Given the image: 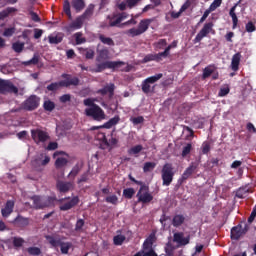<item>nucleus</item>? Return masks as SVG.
<instances>
[{"label":"nucleus","instance_id":"f257e3e1","mask_svg":"<svg viewBox=\"0 0 256 256\" xmlns=\"http://www.w3.org/2000/svg\"><path fill=\"white\" fill-rule=\"evenodd\" d=\"M96 101L97 99L95 98L84 99L83 103L87 107L84 113L86 117H91L94 121H103L105 119V111L99 105L95 104Z\"/></svg>","mask_w":256,"mask_h":256},{"label":"nucleus","instance_id":"f03ea898","mask_svg":"<svg viewBox=\"0 0 256 256\" xmlns=\"http://www.w3.org/2000/svg\"><path fill=\"white\" fill-rule=\"evenodd\" d=\"M105 69H118L119 71H129V68L126 66L125 62L122 61H106L100 64H97L96 69H89L92 73H101Z\"/></svg>","mask_w":256,"mask_h":256},{"label":"nucleus","instance_id":"7ed1b4c3","mask_svg":"<svg viewBox=\"0 0 256 256\" xmlns=\"http://www.w3.org/2000/svg\"><path fill=\"white\" fill-rule=\"evenodd\" d=\"M174 177H175V169L173 168V164L165 163L162 166V170H161L162 185L164 187H169V185L173 183Z\"/></svg>","mask_w":256,"mask_h":256},{"label":"nucleus","instance_id":"20e7f679","mask_svg":"<svg viewBox=\"0 0 256 256\" xmlns=\"http://www.w3.org/2000/svg\"><path fill=\"white\" fill-rule=\"evenodd\" d=\"M151 23H153V19H143L140 21L138 28H131L126 34L128 37H139V35H143L149 29Z\"/></svg>","mask_w":256,"mask_h":256},{"label":"nucleus","instance_id":"39448f33","mask_svg":"<svg viewBox=\"0 0 256 256\" xmlns=\"http://www.w3.org/2000/svg\"><path fill=\"white\" fill-rule=\"evenodd\" d=\"M93 15V7H89L82 16L76 18L72 23H70L66 29L69 32L77 31V29H81L83 27V22L85 21L86 17Z\"/></svg>","mask_w":256,"mask_h":256},{"label":"nucleus","instance_id":"423d86ee","mask_svg":"<svg viewBox=\"0 0 256 256\" xmlns=\"http://www.w3.org/2000/svg\"><path fill=\"white\" fill-rule=\"evenodd\" d=\"M31 199L33 201L35 209H44V207H51V205L55 203V198L53 197L33 196Z\"/></svg>","mask_w":256,"mask_h":256},{"label":"nucleus","instance_id":"0eeeda50","mask_svg":"<svg viewBox=\"0 0 256 256\" xmlns=\"http://www.w3.org/2000/svg\"><path fill=\"white\" fill-rule=\"evenodd\" d=\"M136 197L138 199V202L143 203L144 205H146L147 203H151V201H153V194L149 192V186L147 185H142L140 187Z\"/></svg>","mask_w":256,"mask_h":256},{"label":"nucleus","instance_id":"6e6552de","mask_svg":"<svg viewBox=\"0 0 256 256\" xmlns=\"http://www.w3.org/2000/svg\"><path fill=\"white\" fill-rule=\"evenodd\" d=\"M31 137L37 145H41V143H45L49 140V134L46 131L41 130V128L32 129Z\"/></svg>","mask_w":256,"mask_h":256},{"label":"nucleus","instance_id":"1a4fd4ad","mask_svg":"<svg viewBox=\"0 0 256 256\" xmlns=\"http://www.w3.org/2000/svg\"><path fill=\"white\" fill-rule=\"evenodd\" d=\"M162 77H163V74L159 73V74H156L154 76L146 78L142 82V91H143V93H151V85L153 83H157V81H159V79H161Z\"/></svg>","mask_w":256,"mask_h":256},{"label":"nucleus","instance_id":"9d476101","mask_svg":"<svg viewBox=\"0 0 256 256\" xmlns=\"http://www.w3.org/2000/svg\"><path fill=\"white\" fill-rule=\"evenodd\" d=\"M247 231H249V226L247 224L237 225L231 229V239L238 241V239H241Z\"/></svg>","mask_w":256,"mask_h":256},{"label":"nucleus","instance_id":"9b49d317","mask_svg":"<svg viewBox=\"0 0 256 256\" xmlns=\"http://www.w3.org/2000/svg\"><path fill=\"white\" fill-rule=\"evenodd\" d=\"M51 161V158L45 154H40L37 158L32 160V167L36 169V171H41V167H45Z\"/></svg>","mask_w":256,"mask_h":256},{"label":"nucleus","instance_id":"f8f14e48","mask_svg":"<svg viewBox=\"0 0 256 256\" xmlns=\"http://www.w3.org/2000/svg\"><path fill=\"white\" fill-rule=\"evenodd\" d=\"M213 31V23L209 22L204 24L203 28L199 31V33L196 35L194 39V43H201L209 33Z\"/></svg>","mask_w":256,"mask_h":256},{"label":"nucleus","instance_id":"ddd939ff","mask_svg":"<svg viewBox=\"0 0 256 256\" xmlns=\"http://www.w3.org/2000/svg\"><path fill=\"white\" fill-rule=\"evenodd\" d=\"M19 90L13 83L9 80H0V93H15L17 94Z\"/></svg>","mask_w":256,"mask_h":256},{"label":"nucleus","instance_id":"4468645a","mask_svg":"<svg viewBox=\"0 0 256 256\" xmlns=\"http://www.w3.org/2000/svg\"><path fill=\"white\" fill-rule=\"evenodd\" d=\"M174 243H177L178 247H185V245H189L191 241V236H186L183 232H176L173 236Z\"/></svg>","mask_w":256,"mask_h":256},{"label":"nucleus","instance_id":"2eb2a0df","mask_svg":"<svg viewBox=\"0 0 256 256\" xmlns=\"http://www.w3.org/2000/svg\"><path fill=\"white\" fill-rule=\"evenodd\" d=\"M39 107V97L32 95L24 102V109L26 111H34Z\"/></svg>","mask_w":256,"mask_h":256},{"label":"nucleus","instance_id":"dca6fc26","mask_svg":"<svg viewBox=\"0 0 256 256\" xmlns=\"http://www.w3.org/2000/svg\"><path fill=\"white\" fill-rule=\"evenodd\" d=\"M62 77L65 79L60 81V85L62 87H71V85H74V86L79 85V78L77 77H71L67 74H63Z\"/></svg>","mask_w":256,"mask_h":256},{"label":"nucleus","instance_id":"f3484780","mask_svg":"<svg viewBox=\"0 0 256 256\" xmlns=\"http://www.w3.org/2000/svg\"><path fill=\"white\" fill-rule=\"evenodd\" d=\"M197 169V163L192 162L188 168L183 172L181 178L178 180L179 183H183V181H187L190 178L192 173H195Z\"/></svg>","mask_w":256,"mask_h":256},{"label":"nucleus","instance_id":"a211bd4d","mask_svg":"<svg viewBox=\"0 0 256 256\" xmlns=\"http://www.w3.org/2000/svg\"><path fill=\"white\" fill-rule=\"evenodd\" d=\"M79 203V197L74 196L72 199L64 201L62 205L60 206V211H69V209H73L75 205Z\"/></svg>","mask_w":256,"mask_h":256},{"label":"nucleus","instance_id":"6ab92c4d","mask_svg":"<svg viewBox=\"0 0 256 256\" xmlns=\"http://www.w3.org/2000/svg\"><path fill=\"white\" fill-rule=\"evenodd\" d=\"M15 208V201L8 200L1 210L2 217H9L13 213V209Z\"/></svg>","mask_w":256,"mask_h":256},{"label":"nucleus","instance_id":"aec40b11","mask_svg":"<svg viewBox=\"0 0 256 256\" xmlns=\"http://www.w3.org/2000/svg\"><path fill=\"white\" fill-rule=\"evenodd\" d=\"M141 0H125L123 2H121L118 5V8L120 9V11H125V9H133V7H137V5H139Z\"/></svg>","mask_w":256,"mask_h":256},{"label":"nucleus","instance_id":"412c9836","mask_svg":"<svg viewBox=\"0 0 256 256\" xmlns=\"http://www.w3.org/2000/svg\"><path fill=\"white\" fill-rule=\"evenodd\" d=\"M155 241H157V236L155 232H151L143 243L144 251H147V249H153V243H155Z\"/></svg>","mask_w":256,"mask_h":256},{"label":"nucleus","instance_id":"4be33fe9","mask_svg":"<svg viewBox=\"0 0 256 256\" xmlns=\"http://www.w3.org/2000/svg\"><path fill=\"white\" fill-rule=\"evenodd\" d=\"M56 187L60 193H67V191H71V188L73 187V184L71 182H65L58 180Z\"/></svg>","mask_w":256,"mask_h":256},{"label":"nucleus","instance_id":"5701e85b","mask_svg":"<svg viewBox=\"0 0 256 256\" xmlns=\"http://www.w3.org/2000/svg\"><path fill=\"white\" fill-rule=\"evenodd\" d=\"M127 19V13L123 12L119 16H115L113 18H110L109 25L110 27H117L122 21H125Z\"/></svg>","mask_w":256,"mask_h":256},{"label":"nucleus","instance_id":"b1692460","mask_svg":"<svg viewBox=\"0 0 256 256\" xmlns=\"http://www.w3.org/2000/svg\"><path fill=\"white\" fill-rule=\"evenodd\" d=\"M241 63V53H236L232 56L231 69L232 71H239V65Z\"/></svg>","mask_w":256,"mask_h":256},{"label":"nucleus","instance_id":"393cba45","mask_svg":"<svg viewBox=\"0 0 256 256\" xmlns=\"http://www.w3.org/2000/svg\"><path fill=\"white\" fill-rule=\"evenodd\" d=\"M98 56L96 57V61L98 63H102V61H107L109 59V49L102 48L100 50H97Z\"/></svg>","mask_w":256,"mask_h":256},{"label":"nucleus","instance_id":"a878e982","mask_svg":"<svg viewBox=\"0 0 256 256\" xmlns=\"http://www.w3.org/2000/svg\"><path fill=\"white\" fill-rule=\"evenodd\" d=\"M114 91H115V84L110 83L104 86L102 89H100L98 93H100L101 95L109 94V97H113Z\"/></svg>","mask_w":256,"mask_h":256},{"label":"nucleus","instance_id":"bb28decb","mask_svg":"<svg viewBox=\"0 0 256 256\" xmlns=\"http://www.w3.org/2000/svg\"><path fill=\"white\" fill-rule=\"evenodd\" d=\"M48 41L51 45H59L63 41V33L49 35Z\"/></svg>","mask_w":256,"mask_h":256},{"label":"nucleus","instance_id":"cd10ccee","mask_svg":"<svg viewBox=\"0 0 256 256\" xmlns=\"http://www.w3.org/2000/svg\"><path fill=\"white\" fill-rule=\"evenodd\" d=\"M13 223L16 227H27L29 225V219L22 216H17Z\"/></svg>","mask_w":256,"mask_h":256},{"label":"nucleus","instance_id":"c85d7f7f","mask_svg":"<svg viewBox=\"0 0 256 256\" xmlns=\"http://www.w3.org/2000/svg\"><path fill=\"white\" fill-rule=\"evenodd\" d=\"M119 123V117L111 118L108 122H106L103 126L97 127V129H111L114 125Z\"/></svg>","mask_w":256,"mask_h":256},{"label":"nucleus","instance_id":"c756f323","mask_svg":"<svg viewBox=\"0 0 256 256\" xmlns=\"http://www.w3.org/2000/svg\"><path fill=\"white\" fill-rule=\"evenodd\" d=\"M72 7L79 13V11L85 9V2L83 0H72Z\"/></svg>","mask_w":256,"mask_h":256},{"label":"nucleus","instance_id":"7c9ffc66","mask_svg":"<svg viewBox=\"0 0 256 256\" xmlns=\"http://www.w3.org/2000/svg\"><path fill=\"white\" fill-rule=\"evenodd\" d=\"M101 41V43H103L104 45H109V47H113L115 45V41H113L112 38L107 37L103 34H100L98 37Z\"/></svg>","mask_w":256,"mask_h":256},{"label":"nucleus","instance_id":"2f4dec72","mask_svg":"<svg viewBox=\"0 0 256 256\" xmlns=\"http://www.w3.org/2000/svg\"><path fill=\"white\" fill-rule=\"evenodd\" d=\"M237 9V5H234L229 12L230 17H232L233 29L237 27V23H239V19L237 18V14H235V10Z\"/></svg>","mask_w":256,"mask_h":256},{"label":"nucleus","instance_id":"473e14b6","mask_svg":"<svg viewBox=\"0 0 256 256\" xmlns=\"http://www.w3.org/2000/svg\"><path fill=\"white\" fill-rule=\"evenodd\" d=\"M184 222H185V216H183V215H176L173 218L172 225L174 227H180V225H183Z\"/></svg>","mask_w":256,"mask_h":256},{"label":"nucleus","instance_id":"72a5a7b5","mask_svg":"<svg viewBox=\"0 0 256 256\" xmlns=\"http://www.w3.org/2000/svg\"><path fill=\"white\" fill-rule=\"evenodd\" d=\"M12 49L15 53H21L25 49V42L17 41L12 44Z\"/></svg>","mask_w":256,"mask_h":256},{"label":"nucleus","instance_id":"f704fd0d","mask_svg":"<svg viewBox=\"0 0 256 256\" xmlns=\"http://www.w3.org/2000/svg\"><path fill=\"white\" fill-rule=\"evenodd\" d=\"M68 160L67 157H58L55 161V167L57 169H61L63 167H65V165H67Z\"/></svg>","mask_w":256,"mask_h":256},{"label":"nucleus","instance_id":"c9c22d12","mask_svg":"<svg viewBox=\"0 0 256 256\" xmlns=\"http://www.w3.org/2000/svg\"><path fill=\"white\" fill-rule=\"evenodd\" d=\"M107 147H110V149H113L117 147V143H119V140L113 136H111L109 139L106 138V142H104Z\"/></svg>","mask_w":256,"mask_h":256},{"label":"nucleus","instance_id":"e433bc0d","mask_svg":"<svg viewBox=\"0 0 256 256\" xmlns=\"http://www.w3.org/2000/svg\"><path fill=\"white\" fill-rule=\"evenodd\" d=\"M71 242H60L59 246L61 249V253L67 255L69 253V249H71Z\"/></svg>","mask_w":256,"mask_h":256},{"label":"nucleus","instance_id":"4c0bfd02","mask_svg":"<svg viewBox=\"0 0 256 256\" xmlns=\"http://www.w3.org/2000/svg\"><path fill=\"white\" fill-rule=\"evenodd\" d=\"M79 171H81V165L76 164V165L72 168L71 172L68 174V177H69L70 179H75V177H77V175H79Z\"/></svg>","mask_w":256,"mask_h":256},{"label":"nucleus","instance_id":"58836bf2","mask_svg":"<svg viewBox=\"0 0 256 256\" xmlns=\"http://www.w3.org/2000/svg\"><path fill=\"white\" fill-rule=\"evenodd\" d=\"M143 151L142 145H136L128 150L129 155H139Z\"/></svg>","mask_w":256,"mask_h":256},{"label":"nucleus","instance_id":"ea45409f","mask_svg":"<svg viewBox=\"0 0 256 256\" xmlns=\"http://www.w3.org/2000/svg\"><path fill=\"white\" fill-rule=\"evenodd\" d=\"M157 167V163L155 162H146L143 167L144 173H149V171H153Z\"/></svg>","mask_w":256,"mask_h":256},{"label":"nucleus","instance_id":"a19ab883","mask_svg":"<svg viewBox=\"0 0 256 256\" xmlns=\"http://www.w3.org/2000/svg\"><path fill=\"white\" fill-rule=\"evenodd\" d=\"M164 249H165L166 255H168V256H173V253H175V246L173 244H171V242H168L165 245Z\"/></svg>","mask_w":256,"mask_h":256},{"label":"nucleus","instance_id":"79ce46f5","mask_svg":"<svg viewBox=\"0 0 256 256\" xmlns=\"http://www.w3.org/2000/svg\"><path fill=\"white\" fill-rule=\"evenodd\" d=\"M106 203H110L111 205H117V203H119V198L117 197V195L113 194L110 196H107L105 198Z\"/></svg>","mask_w":256,"mask_h":256},{"label":"nucleus","instance_id":"37998d69","mask_svg":"<svg viewBox=\"0 0 256 256\" xmlns=\"http://www.w3.org/2000/svg\"><path fill=\"white\" fill-rule=\"evenodd\" d=\"M123 195L126 199H132L133 195H135V189L133 188H126L123 190Z\"/></svg>","mask_w":256,"mask_h":256},{"label":"nucleus","instance_id":"c03bdc74","mask_svg":"<svg viewBox=\"0 0 256 256\" xmlns=\"http://www.w3.org/2000/svg\"><path fill=\"white\" fill-rule=\"evenodd\" d=\"M12 243L14 247H23V243H25V240L21 237H14L12 238Z\"/></svg>","mask_w":256,"mask_h":256},{"label":"nucleus","instance_id":"a18cd8bd","mask_svg":"<svg viewBox=\"0 0 256 256\" xmlns=\"http://www.w3.org/2000/svg\"><path fill=\"white\" fill-rule=\"evenodd\" d=\"M114 245H123V242L125 241V236L119 234L114 236L113 238Z\"/></svg>","mask_w":256,"mask_h":256},{"label":"nucleus","instance_id":"49530a36","mask_svg":"<svg viewBox=\"0 0 256 256\" xmlns=\"http://www.w3.org/2000/svg\"><path fill=\"white\" fill-rule=\"evenodd\" d=\"M44 109L45 111H53V109H55V103L50 100H46L44 102Z\"/></svg>","mask_w":256,"mask_h":256},{"label":"nucleus","instance_id":"de8ad7c7","mask_svg":"<svg viewBox=\"0 0 256 256\" xmlns=\"http://www.w3.org/2000/svg\"><path fill=\"white\" fill-rule=\"evenodd\" d=\"M213 71H215V69H213L211 66L206 67L203 70V79H207V77H211V74L213 73Z\"/></svg>","mask_w":256,"mask_h":256},{"label":"nucleus","instance_id":"09e8293b","mask_svg":"<svg viewBox=\"0 0 256 256\" xmlns=\"http://www.w3.org/2000/svg\"><path fill=\"white\" fill-rule=\"evenodd\" d=\"M63 9L64 13H66L67 16L71 17V4L69 3V0L64 1Z\"/></svg>","mask_w":256,"mask_h":256},{"label":"nucleus","instance_id":"8fccbe9b","mask_svg":"<svg viewBox=\"0 0 256 256\" xmlns=\"http://www.w3.org/2000/svg\"><path fill=\"white\" fill-rule=\"evenodd\" d=\"M221 3H222V0H214V1L211 3V5H210V7L208 8V10H209L210 12L215 11V9H217L218 7H221Z\"/></svg>","mask_w":256,"mask_h":256},{"label":"nucleus","instance_id":"3c124183","mask_svg":"<svg viewBox=\"0 0 256 256\" xmlns=\"http://www.w3.org/2000/svg\"><path fill=\"white\" fill-rule=\"evenodd\" d=\"M29 255H41V249L39 247H29L28 248Z\"/></svg>","mask_w":256,"mask_h":256},{"label":"nucleus","instance_id":"603ef678","mask_svg":"<svg viewBox=\"0 0 256 256\" xmlns=\"http://www.w3.org/2000/svg\"><path fill=\"white\" fill-rule=\"evenodd\" d=\"M15 27H11V28H6L3 32V36L4 37H13V35L15 34Z\"/></svg>","mask_w":256,"mask_h":256},{"label":"nucleus","instance_id":"864d4df0","mask_svg":"<svg viewBox=\"0 0 256 256\" xmlns=\"http://www.w3.org/2000/svg\"><path fill=\"white\" fill-rule=\"evenodd\" d=\"M130 121L133 123V125H141V123L145 121V118H143V116L132 117L130 118Z\"/></svg>","mask_w":256,"mask_h":256},{"label":"nucleus","instance_id":"5fc2aeb1","mask_svg":"<svg viewBox=\"0 0 256 256\" xmlns=\"http://www.w3.org/2000/svg\"><path fill=\"white\" fill-rule=\"evenodd\" d=\"M74 37L77 45H81V43H85V38L83 37V34L81 32H77L74 35Z\"/></svg>","mask_w":256,"mask_h":256},{"label":"nucleus","instance_id":"6e6d98bb","mask_svg":"<svg viewBox=\"0 0 256 256\" xmlns=\"http://www.w3.org/2000/svg\"><path fill=\"white\" fill-rule=\"evenodd\" d=\"M47 241L50 243V245H52V247H59V245L61 244V241L51 236H47Z\"/></svg>","mask_w":256,"mask_h":256},{"label":"nucleus","instance_id":"4d7b16f0","mask_svg":"<svg viewBox=\"0 0 256 256\" xmlns=\"http://www.w3.org/2000/svg\"><path fill=\"white\" fill-rule=\"evenodd\" d=\"M59 87H63L61 85V82H54L50 85L47 86L48 91H57V89H59Z\"/></svg>","mask_w":256,"mask_h":256},{"label":"nucleus","instance_id":"13d9d810","mask_svg":"<svg viewBox=\"0 0 256 256\" xmlns=\"http://www.w3.org/2000/svg\"><path fill=\"white\" fill-rule=\"evenodd\" d=\"M191 149H192L191 144H187L186 146H184L182 150V157H187V155L191 153Z\"/></svg>","mask_w":256,"mask_h":256},{"label":"nucleus","instance_id":"bf43d9fd","mask_svg":"<svg viewBox=\"0 0 256 256\" xmlns=\"http://www.w3.org/2000/svg\"><path fill=\"white\" fill-rule=\"evenodd\" d=\"M39 63V56L34 55L32 59L27 62H24V65H37Z\"/></svg>","mask_w":256,"mask_h":256},{"label":"nucleus","instance_id":"052dcab7","mask_svg":"<svg viewBox=\"0 0 256 256\" xmlns=\"http://www.w3.org/2000/svg\"><path fill=\"white\" fill-rule=\"evenodd\" d=\"M142 252H143L144 256H158L155 253V250H153V248H150V249H147V250L143 249Z\"/></svg>","mask_w":256,"mask_h":256},{"label":"nucleus","instance_id":"680f3d73","mask_svg":"<svg viewBox=\"0 0 256 256\" xmlns=\"http://www.w3.org/2000/svg\"><path fill=\"white\" fill-rule=\"evenodd\" d=\"M156 47L157 49H163V47H167V40L165 39L158 40V42L156 43Z\"/></svg>","mask_w":256,"mask_h":256},{"label":"nucleus","instance_id":"e2e57ef3","mask_svg":"<svg viewBox=\"0 0 256 256\" xmlns=\"http://www.w3.org/2000/svg\"><path fill=\"white\" fill-rule=\"evenodd\" d=\"M256 27L255 24H253V22H248L246 24V31L247 33H253V31H255Z\"/></svg>","mask_w":256,"mask_h":256},{"label":"nucleus","instance_id":"0e129e2a","mask_svg":"<svg viewBox=\"0 0 256 256\" xmlns=\"http://www.w3.org/2000/svg\"><path fill=\"white\" fill-rule=\"evenodd\" d=\"M43 36V30L36 28L34 29V39H41V37Z\"/></svg>","mask_w":256,"mask_h":256},{"label":"nucleus","instance_id":"69168bd1","mask_svg":"<svg viewBox=\"0 0 256 256\" xmlns=\"http://www.w3.org/2000/svg\"><path fill=\"white\" fill-rule=\"evenodd\" d=\"M85 225V221L83 219H79L77 222H76V231H81V229H83V226Z\"/></svg>","mask_w":256,"mask_h":256},{"label":"nucleus","instance_id":"338daca9","mask_svg":"<svg viewBox=\"0 0 256 256\" xmlns=\"http://www.w3.org/2000/svg\"><path fill=\"white\" fill-rule=\"evenodd\" d=\"M85 57L86 59H93V57H95V51L92 49H86Z\"/></svg>","mask_w":256,"mask_h":256},{"label":"nucleus","instance_id":"774afa93","mask_svg":"<svg viewBox=\"0 0 256 256\" xmlns=\"http://www.w3.org/2000/svg\"><path fill=\"white\" fill-rule=\"evenodd\" d=\"M229 87L221 88L219 91V97H225V95H229Z\"/></svg>","mask_w":256,"mask_h":256}]
</instances>
